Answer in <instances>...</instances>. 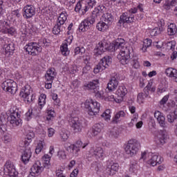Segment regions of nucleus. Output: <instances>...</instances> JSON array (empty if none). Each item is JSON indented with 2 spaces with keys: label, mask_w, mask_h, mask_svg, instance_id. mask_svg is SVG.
<instances>
[{
  "label": "nucleus",
  "mask_w": 177,
  "mask_h": 177,
  "mask_svg": "<svg viewBox=\"0 0 177 177\" xmlns=\"http://www.w3.org/2000/svg\"><path fill=\"white\" fill-rule=\"evenodd\" d=\"M120 49V52L118 55V59L120 63L125 66L129 63L131 60V50L132 47L127 46V43L124 39H117L114 44V50Z\"/></svg>",
  "instance_id": "f257e3e1"
},
{
  "label": "nucleus",
  "mask_w": 177,
  "mask_h": 177,
  "mask_svg": "<svg viewBox=\"0 0 177 177\" xmlns=\"http://www.w3.org/2000/svg\"><path fill=\"white\" fill-rule=\"evenodd\" d=\"M43 48H49L50 41L46 39H40L38 42H30L25 46V49L28 55L37 56L42 52Z\"/></svg>",
  "instance_id": "f03ea898"
},
{
  "label": "nucleus",
  "mask_w": 177,
  "mask_h": 177,
  "mask_svg": "<svg viewBox=\"0 0 177 177\" xmlns=\"http://www.w3.org/2000/svg\"><path fill=\"white\" fill-rule=\"evenodd\" d=\"M26 137L24 141V153L21 156V160L24 164H28V161H30V158H31L32 153L31 152V148H30L28 146L30 145V142H32V139L35 138V133L32 130H27L26 132Z\"/></svg>",
  "instance_id": "7ed1b4c3"
},
{
  "label": "nucleus",
  "mask_w": 177,
  "mask_h": 177,
  "mask_svg": "<svg viewBox=\"0 0 177 177\" xmlns=\"http://www.w3.org/2000/svg\"><path fill=\"white\" fill-rule=\"evenodd\" d=\"M139 149H140V143L138 140L132 139L129 140L125 145L124 151L130 157H133V156L138 154Z\"/></svg>",
  "instance_id": "20e7f679"
},
{
  "label": "nucleus",
  "mask_w": 177,
  "mask_h": 177,
  "mask_svg": "<svg viewBox=\"0 0 177 177\" xmlns=\"http://www.w3.org/2000/svg\"><path fill=\"white\" fill-rule=\"evenodd\" d=\"M84 107L88 110V115H97L100 111V104L93 100H87Z\"/></svg>",
  "instance_id": "39448f33"
},
{
  "label": "nucleus",
  "mask_w": 177,
  "mask_h": 177,
  "mask_svg": "<svg viewBox=\"0 0 177 177\" xmlns=\"http://www.w3.org/2000/svg\"><path fill=\"white\" fill-rule=\"evenodd\" d=\"M19 96L24 99L25 103H31L35 100V95L32 93V88L28 84L21 89Z\"/></svg>",
  "instance_id": "423d86ee"
},
{
  "label": "nucleus",
  "mask_w": 177,
  "mask_h": 177,
  "mask_svg": "<svg viewBox=\"0 0 177 177\" xmlns=\"http://www.w3.org/2000/svg\"><path fill=\"white\" fill-rule=\"evenodd\" d=\"M69 124L75 133L81 132L85 127V120L78 117H72L69 119Z\"/></svg>",
  "instance_id": "0eeeda50"
},
{
  "label": "nucleus",
  "mask_w": 177,
  "mask_h": 177,
  "mask_svg": "<svg viewBox=\"0 0 177 177\" xmlns=\"http://www.w3.org/2000/svg\"><path fill=\"white\" fill-rule=\"evenodd\" d=\"M10 124L12 127H19L21 124V120H20V113L19 110L15 106L10 109Z\"/></svg>",
  "instance_id": "6e6552de"
},
{
  "label": "nucleus",
  "mask_w": 177,
  "mask_h": 177,
  "mask_svg": "<svg viewBox=\"0 0 177 177\" xmlns=\"http://www.w3.org/2000/svg\"><path fill=\"white\" fill-rule=\"evenodd\" d=\"M95 21H96V15H91L84 19L79 25V31H82V32L88 31L93 26Z\"/></svg>",
  "instance_id": "1a4fd4ad"
},
{
  "label": "nucleus",
  "mask_w": 177,
  "mask_h": 177,
  "mask_svg": "<svg viewBox=\"0 0 177 177\" xmlns=\"http://www.w3.org/2000/svg\"><path fill=\"white\" fill-rule=\"evenodd\" d=\"M1 86L3 91L9 92L12 95H15L17 92V84L10 79L4 81Z\"/></svg>",
  "instance_id": "9d476101"
},
{
  "label": "nucleus",
  "mask_w": 177,
  "mask_h": 177,
  "mask_svg": "<svg viewBox=\"0 0 177 177\" xmlns=\"http://www.w3.org/2000/svg\"><path fill=\"white\" fill-rule=\"evenodd\" d=\"M44 168L45 167L42 165V163H41V161L39 160L35 161L30 169L31 172L28 177L38 176V175H39L44 171Z\"/></svg>",
  "instance_id": "9b49d317"
},
{
  "label": "nucleus",
  "mask_w": 177,
  "mask_h": 177,
  "mask_svg": "<svg viewBox=\"0 0 177 177\" xmlns=\"http://www.w3.org/2000/svg\"><path fill=\"white\" fill-rule=\"evenodd\" d=\"M4 174L8 176H17L19 173L16 171L13 162L8 160L4 165Z\"/></svg>",
  "instance_id": "f8f14e48"
},
{
  "label": "nucleus",
  "mask_w": 177,
  "mask_h": 177,
  "mask_svg": "<svg viewBox=\"0 0 177 177\" xmlns=\"http://www.w3.org/2000/svg\"><path fill=\"white\" fill-rule=\"evenodd\" d=\"M118 75L113 74L107 84L106 88L109 92H114L118 86Z\"/></svg>",
  "instance_id": "ddd939ff"
},
{
  "label": "nucleus",
  "mask_w": 177,
  "mask_h": 177,
  "mask_svg": "<svg viewBox=\"0 0 177 177\" xmlns=\"http://www.w3.org/2000/svg\"><path fill=\"white\" fill-rule=\"evenodd\" d=\"M108 49L109 44L107 41L106 40H102L97 44L96 48L94 49V53L97 55H102Z\"/></svg>",
  "instance_id": "4468645a"
},
{
  "label": "nucleus",
  "mask_w": 177,
  "mask_h": 177,
  "mask_svg": "<svg viewBox=\"0 0 177 177\" xmlns=\"http://www.w3.org/2000/svg\"><path fill=\"white\" fill-rule=\"evenodd\" d=\"M120 165H118V163H115L113 161L108 162L106 169V173L107 174V175H115V172L118 171Z\"/></svg>",
  "instance_id": "2eb2a0df"
},
{
  "label": "nucleus",
  "mask_w": 177,
  "mask_h": 177,
  "mask_svg": "<svg viewBox=\"0 0 177 177\" xmlns=\"http://www.w3.org/2000/svg\"><path fill=\"white\" fill-rule=\"evenodd\" d=\"M24 17L26 19H31L35 15V8L32 5H27L23 9Z\"/></svg>",
  "instance_id": "dca6fc26"
},
{
  "label": "nucleus",
  "mask_w": 177,
  "mask_h": 177,
  "mask_svg": "<svg viewBox=\"0 0 177 177\" xmlns=\"http://www.w3.org/2000/svg\"><path fill=\"white\" fill-rule=\"evenodd\" d=\"M72 42H73V36L69 37V38L66 39V42H64L61 45L60 50L63 56H68L70 55V50H68V44H70Z\"/></svg>",
  "instance_id": "f3484780"
},
{
  "label": "nucleus",
  "mask_w": 177,
  "mask_h": 177,
  "mask_svg": "<svg viewBox=\"0 0 177 177\" xmlns=\"http://www.w3.org/2000/svg\"><path fill=\"white\" fill-rule=\"evenodd\" d=\"M135 21V17L133 15H131L128 12H124L120 16V20L119 21V23H127V24H131V23H133Z\"/></svg>",
  "instance_id": "a211bd4d"
},
{
  "label": "nucleus",
  "mask_w": 177,
  "mask_h": 177,
  "mask_svg": "<svg viewBox=\"0 0 177 177\" xmlns=\"http://www.w3.org/2000/svg\"><path fill=\"white\" fill-rule=\"evenodd\" d=\"M8 118H9V116L6 114H1L0 115V131L1 132H6L8 130V122L9 121Z\"/></svg>",
  "instance_id": "6ab92c4d"
},
{
  "label": "nucleus",
  "mask_w": 177,
  "mask_h": 177,
  "mask_svg": "<svg viewBox=\"0 0 177 177\" xmlns=\"http://www.w3.org/2000/svg\"><path fill=\"white\" fill-rule=\"evenodd\" d=\"M164 161L162 158L158 155H153L151 158L147 161V164L151 165L152 167H156V165H160Z\"/></svg>",
  "instance_id": "aec40b11"
},
{
  "label": "nucleus",
  "mask_w": 177,
  "mask_h": 177,
  "mask_svg": "<svg viewBox=\"0 0 177 177\" xmlns=\"http://www.w3.org/2000/svg\"><path fill=\"white\" fill-rule=\"evenodd\" d=\"M91 156H95L98 158H103L104 156V151L102 147H92L89 150Z\"/></svg>",
  "instance_id": "412c9836"
},
{
  "label": "nucleus",
  "mask_w": 177,
  "mask_h": 177,
  "mask_svg": "<svg viewBox=\"0 0 177 177\" xmlns=\"http://www.w3.org/2000/svg\"><path fill=\"white\" fill-rule=\"evenodd\" d=\"M84 87L87 91H91V92H97L99 89V80H94L84 85Z\"/></svg>",
  "instance_id": "4be33fe9"
},
{
  "label": "nucleus",
  "mask_w": 177,
  "mask_h": 177,
  "mask_svg": "<svg viewBox=\"0 0 177 177\" xmlns=\"http://www.w3.org/2000/svg\"><path fill=\"white\" fill-rule=\"evenodd\" d=\"M154 117L156 118L158 124L162 128H165V117L161 112L157 111L154 113Z\"/></svg>",
  "instance_id": "5701e85b"
},
{
  "label": "nucleus",
  "mask_w": 177,
  "mask_h": 177,
  "mask_svg": "<svg viewBox=\"0 0 177 177\" xmlns=\"http://www.w3.org/2000/svg\"><path fill=\"white\" fill-rule=\"evenodd\" d=\"M56 70L55 68H51L48 69L46 74V81H50V82H53V80L56 78L57 75Z\"/></svg>",
  "instance_id": "b1692460"
},
{
  "label": "nucleus",
  "mask_w": 177,
  "mask_h": 177,
  "mask_svg": "<svg viewBox=\"0 0 177 177\" xmlns=\"http://www.w3.org/2000/svg\"><path fill=\"white\" fill-rule=\"evenodd\" d=\"M6 45H4V49L6 50V53H13L15 50V44L11 41H9V39H6Z\"/></svg>",
  "instance_id": "393cba45"
},
{
  "label": "nucleus",
  "mask_w": 177,
  "mask_h": 177,
  "mask_svg": "<svg viewBox=\"0 0 177 177\" xmlns=\"http://www.w3.org/2000/svg\"><path fill=\"white\" fill-rule=\"evenodd\" d=\"M99 64L106 70L111 64V57L105 56L100 61Z\"/></svg>",
  "instance_id": "a878e982"
},
{
  "label": "nucleus",
  "mask_w": 177,
  "mask_h": 177,
  "mask_svg": "<svg viewBox=\"0 0 177 177\" xmlns=\"http://www.w3.org/2000/svg\"><path fill=\"white\" fill-rule=\"evenodd\" d=\"M128 93V89L127 87L124 85H120L118 86V90L116 91V95L119 96V97H124Z\"/></svg>",
  "instance_id": "bb28decb"
},
{
  "label": "nucleus",
  "mask_w": 177,
  "mask_h": 177,
  "mask_svg": "<svg viewBox=\"0 0 177 177\" xmlns=\"http://www.w3.org/2000/svg\"><path fill=\"white\" fill-rule=\"evenodd\" d=\"M126 115V113L124 111H120L115 115V117L113 118V122L114 124H118L122 120V118H124Z\"/></svg>",
  "instance_id": "cd10ccee"
},
{
  "label": "nucleus",
  "mask_w": 177,
  "mask_h": 177,
  "mask_svg": "<svg viewBox=\"0 0 177 177\" xmlns=\"http://www.w3.org/2000/svg\"><path fill=\"white\" fill-rule=\"evenodd\" d=\"M67 21V12H62L57 18V24L64 26V23Z\"/></svg>",
  "instance_id": "c85d7f7f"
},
{
  "label": "nucleus",
  "mask_w": 177,
  "mask_h": 177,
  "mask_svg": "<svg viewBox=\"0 0 177 177\" xmlns=\"http://www.w3.org/2000/svg\"><path fill=\"white\" fill-rule=\"evenodd\" d=\"M96 28L98 30V31L104 32V31H107V29L109 28V24L106 22H104L103 21H101L97 24Z\"/></svg>",
  "instance_id": "c756f323"
},
{
  "label": "nucleus",
  "mask_w": 177,
  "mask_h": 177,
  "mask_svg": "<svg viewBox=\"0 0 177 177\" xmlns=\"http://www.w3.org/2000/svg\"><path fill=\"white\" fill-rule=\"evenodd\" d=\"M165 139H167V131H159V133L157 136V140L159 141L158 143H160V145H164V143H165Z\"/></svg>",
  "instance_id": "7c9ffc66"
},
{
  "label": "nucleus",
  "mask_w": 177,
  "mask_h": 177,
  "mask_svg": "<svg viewBox=\"0 0 177 177\" xmlns=\"http://www.w3.org/2000/svg\"><path fill=\"white\" fill-rule=\"evenodd\" d=\"M102 21H104V23H106V24L109 25L111 21H113V16L111 13L106 12L105 14H103V15L101 17Z\"/></svg>",
  "instance_id": "2f4dec72"
},
{
  "label": "nucleus",
  "mask_w": 177,
  "mask_h": 177,
  "mask_svg": "<svg viewBox=\"0 0 177 177\" xmlns=\"http://www.w3.org/2000/svg\"><path fill=\"white\" fill-rule=\"evenodd\" d=\"M46 104V95L41 94L38 100L39 109L41 110Z\"/></svg>",
  "instance_id": "473e14b6"
},
{
  "label": "nucleus",
  "mask_w": 177,
  "mask_h": 177,
  "mask_svg": "<svg viewBox=\"0 0 177 177\" xmlns=\"http://www.w3.org/2000/svg\"><path fill=\"white\" fill-rule=\"evenodd\" d=\"M165 74L167 75V77L174 78V77H177V70L174 68H168L165 71Z\"/></svg>",
  "instance_id": "72a5a7b5"
},
{
  "label": "nucleus",
  "mask_w": 177,
  "mask_h": 177,
  "mask_svg": "<svg viewBox=\"0 0 177 177\" xmlns=\"http://www.w3.org/2000/svg\"><path fill=\"white\" fill-rule=\"evenodd\" d=\"M148 96H149L148 92L138 93L137 97L138 103H139V104H142V103L145 102V99H146V97H148Z\"/></svg>",
  "instance_id": "f704fd0d"
},
{
  "label": "nucleus",
  "mask_w": 177,
  "mask_h": 177,
  "mask_svg": "<svg viewBox=\"0 0 177 177\" xmlns=\"http://www.w3.org/2000/svg\"><path fill=\"white\" fill-rule=\"evenodd\" d=\"M43 166L44 168H49L50 167V156L48 154H45L42 157Z\"/></svg>",
  "instance_id": "c9c22d12"
},
{
  "label": "nucleus",
  "mask_w": 177,
  "mask_h": 177,
  "mask_svg": "<svg viewBox=\"0 0 177 177\" xmlns=\"http://www.w3.org/2000/svg\"><path fill=\"white\" fill-rule=\"evenodd\" d=\"M177 119V109L167 115L168 122L172 124Z\"/></svg>",
  "instance_id": "e433bc0d"
},
{
  "label": "nucleus",
  "mask_w": 177,
  "mask_h": 177,
  "mask_svg": "<svg viewBox=\"0 0 177 177\" xmlns=\"http://www.w3.org/2000/svg\"><path fill=\"white\" fill-rule=\"evenodd\" d=\"M177 28L175 24H170L167 28V33L169 35H175L176 34Z\"/></svg>",
  "instance_id": "4c0bfd02"
},
{
  "label": "nucleus",
  "mask_w": 177,
  "mask_h": 177,
  "mask_svg": "<svg viewBox=\"0 0 177 177\" xmlns=\"http://www.w3.org/2000/svg\"><path fill=\"white\" fill-rule=\"evenodd\" d=\"M66 150L70 153H72L73 156H77L78 151H80V148L75 145H71Z\"/></svg>",
  "instance_id": "58836bf2"
},
{
  "label": "nucleus",
  "mask_w": 177,
  "mask_h": 177,
  "mask_svg": "<svg viewBox=\"0 0 177 177\" xmlns=\"http://www.w3.org/2000/svg\"><path fill=\"white\" fill-rule=\"evenodd\" d=\"M151 39H145L143 41L142 48H141L142 52H147V48H150L151 46Z\"/></svg>",
  "instance_id": "ea45409f"
},
{
  "label": "nucleus",
  "mask_w": 177,
  "mask_h": 177,
  "mask_svg": "<svg viewBox=\"0 0 177 177\" xmlns=\"http://www.w3.org/2000/svg\"><path fill=\"white\" fill-rule=\"evenodd\" d=\"M59 135L62 142H66L67 139H68V136H70L68 131H67L66 129L61 130Z\"/></svg>",
  "instance_id": "a19ab883"
},
{
  "label": "nucleus",
  "mask_w": 177,
  "mask_h": 177,
  "mask_svg": "<svg viewBox=\"0 0 177 177\" xmlns=\"http://www.w3.org/2000/svg\"><path fill=\"white\" fill-rule=\"evenodd\" d=\"M104 10H106V7H104V6H99L97 8H95L92 16H95L96 17L99 13H103Z\"/></svg>",
  "instance_id": "79ce46f5"
},
{
  "label": "nucleus",
  "mask_w": 177,
  "mask_h": 177,
  "mask_svg": "<svg viewBox=\"0 0 177 177\" xmlns=\"http://www.w3.org/2000/svg\"><path fill=\"white\" fill-rule=\"evenodd\" d=\"M45 141H39L35 149L36 154H39V153L42 151V149L45 147Z\"/></svg>",
  "instance_id": "37998d69"
},
{
  "label": "nucleus",
  "mask_w": 177,
  "mask_h": 177,
  "mask_svg": "<svg viewBox=\"0 0 177 177\" xmlns=\"http://www.w3.org/2000/svg\"><path fill=\"white\" fill-rule=\"evenodd\" d=\"M63 30H64V27L59 24H57L53 28V32L55 35H57L58 34H60V31H63Z\"/></svg>",
  "instance_id": "c03bdc74"
},
{
  "label": "nucleus",
  "mask_w": 177,
  "mask_h": 177,
  "mask_svg": "<svg viewBox=\"0 0 177 177\" xmlns=\"http://www.w3.org/2000/svg\"><path fill=\"white\" fill-rule=\"evenodd\" d=\"M26 119L30 121L33 115H38V113H35V109H30L26 113Z\"/></svg>",
  "instance_id": "a18cd8bd"
},
{
  "label": "nucleus",
  "mask_w": 177,
  "mask_h": 177,
  "mask_svg": "<svg viewBox=\"0 0 177 177\" xmlns=\"http://www.w3.org/2000/svg\"><path fill=\"white\" fill-rule=\"evenodd\" d=\"M21 32L23 35H30V34H32V30L27 28V26L25 24H23L21 26Z\"/></svg>",
  "instance_id": "49530a36"
},
{
  "label": "nucleus",
  "mask_w": 177,
  "mask_h": 177,
  "mask_svg": "<svg viewBox=\"0 0 177 177\" xmlns=\"http://www.w3.org/2000/svg\"><path fill=\"white\" fill-rule=\"evenodd\" d=\"M111 111L110 109H106L102 115L101 117L105 120V121H110V118H111Z\"/></svg>",
  "instance_id": "de8ad7c7"
},
{
  "label": "nucleus",
  "mask_w": 177,
  "mask_h": 177,
  "mask_svg": "<svg viewBox=\"0 0 177 177\" xmlns=\"http://www.w3.org/2000/svg\"><path fill=\"white\" fill-rule=\"evenodd\" d=\"M174 6H175V5L174 4V1H171V0L165 1L163 5V8L166 10H169V9H171V8Z\"/></svg>",
  "instance_id": "09e8293b"
},
{
  "label": "nucleus",
  "mask_w": 177,
  "mask_h": 177,
  "mask_svg": "<svg viewBox=\"0 0 177 177\" xmlns=\"http://www.w3.org/2000/svg\"><path fill=\"white\" fill-rule=\"evenodd\" d=\"M158 28L160 31H164L165 30V21L163 19H160L157 22Z\"/></svg>",
  "instance_id": "8fccbe9b"
},
{
  "label": "nucleus",
  "mask_w": 177,
  "mask_h": 177,
  "mask_svg": "<svg viewBox=\"0 0 177 177\" xmlns=\"http://www.w3.org/2000/svg\"><path fill=\"white\" fill-rule=\"evenodd\" d=\"M56 113H55V110L52 109H48L47 110V120L48 121L52 120V118H55Z\"/></svg>",
  "instance_id": "3c124183"
},
{
  "label": "nucleus",
  "mask_w": 177,
  "mask_h": 177,
  "mask_svg": "<svg viewBox=\"0 0 177 177\" xmlns=\"http://www.w3.org/2000/svg\"><path fill=\"white\" fill-rule=\"evenodd\" d=\"M138 118L139 115L138 113H134L133 115V118L131 120V122L129 123V127H133L135 124H137Z\"/></svg>",
  "instance_id": "603ef678"
},
{
  "label": "nucleus",
  "mask_w": 177,
  "mask_h": 177,
  "mask_svg": "<svg viewBox=\"0 0 177 177\" xmlns=\"http://www.w3.org/2000/svg\"><path fill=\"white\" fill-rule=\"evenodd\" d=\"M161 32H162V31L160 30L158 28H155L150 31V35L151 37H156L157 35H160Z\"/></svg>",
  "instance_id": "864d4df0"
},
{
  "label": "nucleus",
  "mask_w": 177,
  "mask_h": 177,
  "mask_svg": "<svg viewBox=\"0 0 177 177\" xmlns=\"http://www.w3.org/2000/svg\"><path fill=\"white\" fill-rule=\"evenodd\" d=\"M94 93L97 99H103L104 97V93L102 90L97 89V91H94Z\"/></svg>",
  "instance_id": "5fc2aeb1"
},
{
  "label": "nucleus",
  "mask_w": 177,
  "mask_h": 177,
  "mask_svg": "<svg viewBox=\"0 0 177 177\" xmlns=\"http://www.w3.org/2000/svg\"><path fill=\"white\" fill-rule=\"evenodd\" d=\"M57 156L59 160H66L67 157V155H66V151L64 149H60L57 153Z\"/></svg>",
  "instance_id": "6e6d98bb"
},
{
  "label": "nucleus",
  "mask_w": 177,
  "mask_h": 177,
  "mask_svg": "<svg viewBox=\"0 0 177 177\" xmlns=\"http://www.w3.org/2000/svg\"><path fill=\"white\" fill-rule=\"evenodd\" d=\"M103 70H104V66H101V64L98 63V64L94 68L93 71L95 74H97L101 71H103Z\"/></svg>",
  "instance_id": "4d7b16f0"
},
{
  "label": "nucleus",
  "mask_w": 177,
  "mask_h": 177,
  "mask_svg": "<svg viewBox=\"0 0 177 177\" xmlns=\"http://www.w3.org/2000/svg\"><path fill=\"white\" fill-rule=\"evenodd\" d=\"M3 142L6 144L12 142V136L10 134H5L3 137Z\"/></svg>",
  "instance_id": "13d9d810"
},
{
  "label": "nucleus",
  "mask_w": 177,
  "mask_h": 177,
  "mask_svg": "<svg viewBox=\"0 0 177 177\" xmlns=\"http://www.w3.org/2000/svg\"><path fill=\"white\" fill-rule=\"evenodd\" d=\"M110 135L112 138H114L115 139H117L118 136H120V133H118V129H113L111 131Z\"/></svg>",
  "instance_id": "bf43d9fd"
},
{
  "label": "nucleus",
  "mask_w": 177,
  "mask_h": 177,
  "mask_svg": "<svg viewBox=\"0 0 177 177\" xmlns=\"http://www.w3.org/2000/svg\"><path fill=\"white\" fill-rule=\"evenodd\" d=\"M82 53H85V48L84 47H76L75 48V55H82Z\"/></svg>",
  "instance_id": "052dcab7"
},
{
  "label": "nucleus",
  "mask_w": 177,
  "mask_h": 177,
  "mask_svg": "<svg viewBox=\"0 0 177 177\" xmlns=\"http://www.w3.org/2000/svg\"><path fill=\"white\" fill-rule=\"evenodd\" d=\"M93 128H94L97 132L100 133V132H102V129H103V124L97 123L93 127Z\"/></svg>",
  "instance_id": "680f3d73"
},
{
  "label": "nucleus",
  "mask_w": 177,
  "mask_h": 177,
  "mask_svg": "<svg viewBox=\"0 0 177 177\" xmlns=\"http://www.w3.org/2000/svg\"><path fill=\"white\" fill-rule=\"evenodd\" d=\"M51 96L53 100L55 101L54 104H55V106H59V104H60V100L57 98V94L53 93Z\"/></svg>",
  "instance_id": "e2e57ef3"
},
{
  "label": "nucleus",
  "mask_w": 177,
  "mask_h": 177,
  "mask_svg": "<svg viewBox=\"0 0 177 177\" xmlns=\"http://www.w3.org/2000/svg\"><path fill=\"white\" fill-rule=\"evenodd\" d=\"M151 86H153V81L150 80L148 82V84L146 86V87L144 88V92H148V95H149V91L151 88Z\"/></svg>",
  "instance_id": "0e129e2a"
},
{
  "label": "nucleus",
  "mask_w": 177,
  "mask_h": 177,
  "mask_svg": "<svg viewBox=\"0 0 177 177\" xmlns=\"http://www.w3.org/2000/svg\"><path fill=\"white\" fill-rule=\"evenodd\" d=\"M88 145V143H82V141L81 140H78L76 142V145L75 146H77V147L78 149H80V147H82V149H85V147Z\"/></svg>",
  "instance_id": "69168bd1"
},
{
  "label": "nucleus",
  "mask_w": 177,
  "mask_h": 177,
  "mask_svg": "<svg viewBox=\"0 0 177 177\" xmlns=\"http://www.w3.org/2000/svg\"><path fill=\"white\" fill-rule=\"evenodd\" d=\"M83 60H84L85 64H89V62H91V55H89V54H86V55L83 57Z\"/></svg>",
  "instance_id": "338daca9"
},
{
  "label": "nucleus",
  "mask_w": 177,
  "mask_h": 177,
  "mask_svg": "<svg viewBox=\"0 0 177 177\" xmlns=\"http://www.w3.org/2000/svg\"><path fill=\"white\" fill-rule=\"evenodd\" d=\"M47 132H48V138H53V135H55L56 131L53 128H48Z\"/></svg>",
  "instance_id": "774afa93"
}]
</instances>
